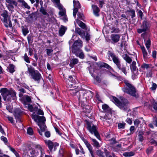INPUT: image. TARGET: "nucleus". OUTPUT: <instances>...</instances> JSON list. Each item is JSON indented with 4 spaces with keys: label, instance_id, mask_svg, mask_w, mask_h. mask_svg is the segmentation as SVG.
Masks as SVG:
<instances>
[{
    "label": "nucleus",
    "instance_id": "0e129e2a",
    "mask_svg": "<svg viewBox=\"0 0 157 157\" xmlns=\"http://www.w3.org/2000/svg\"><path fill=\"white\" fill-rule=\"evenodd\" d=\"M7 118L8 119V120L10 121V122L12 123H13L14 122V120H13V118L12 117H10V116H8L7 117Z\"/></svg>",
    "mask_w": 157,
    "mask_h": 157
},
{
    "label": "nucleus",
    "instance_id": "6e6552de",
    "mask_svg": "<svg viewBox=\"0 0 157 157\" xmlns=\"http://www.w3.org/2000/svg\"><path fill=\"white\" fill-rule=\"evenodd\" d=\"M33 148H32L30 150V153L31 155L37 156L40 152L41 154H42L43 149L41 146L39 144L33 143Z\"/></svg>",
    "mask_w": 157,
    "mask_h": 157
},
{
    "label": "nucleus",
    "instance_id": "f8f14e48",
    "mask_svg": "<svg viewBox=\"0 0 157 157\" xmlns=\"http://www.w3.org/2000/svg\"><path fill=\"white\" fill-rule=\"evenodd\" d=\"M6 6L8 9L10 11H13L14 6H17L18 2L15 0H5Z\"/></svg>",
    "mask_w": 157,
    "mask_h": 157
},
{
    "label": "nucleus",
    "instance_id": "e2e57ef3",
    "mask_svg": "<svg viewBox=\"0 0 157 157\" xmlns=\"http://www.w3.org/2000/svg\"><path fill=\"white\" fill-rule=\"evenodd\" d=\"M152 56L154 59L156 58V52L155 51H153L152 53Z\"/></svg>",
    "mask_w": 157,
    "mask_h": 157
},
{
    "label": "nucleus",
    "instance_id": "79ce46f5",
    "mask_svg": "<svg viewBox=\"0 0 157 157\" xmlns=\"http://www.w3.org/2000/svg\"><path fill=\"white\" fill-rule=\"evenodd\" d=\"M22 30L23 34L25 36L29 32L28 29L26 27H23L22 29Z\"/></svg>",
    "mask_w": 157,
    "mask_h": 157
},
{
    "label": "nucleus",
    "instance_id": "bb28decb",
    "mask_svg": "<svg viewBox=\"0 0 157 157\" xmlns=\"http://www.w3.org/2000/svg\"><path fill=\"white\" fill-rule=\"evenodd\" d=\"M75 53L76 56L78 57L81 59H83L84 57V55L82 51H77L75 52H73Z\"/></svg>",
    "mask_w": 157,
    "mask_h": 157
},
{
    "label": "nucleus",
    "instance_id": "8fccbe9b",
    "mask_svg": "<svg viewBox=\"0 0 157 157\" xmlns=\"http://www.w3.org/2000/svg\"><path fill=\"white\" fill-rule=\"evenodd\" d=\"M63 150L62 148L60 149L59 151V157H63Z\"/></svg>",
    "mask_w": 157,
    "mask_h": 157
},
{
    "label": "nucleus",
    "instance_id": "ddd939ff",
    "mask_svg": "<svg viewBox=\"0 0 157 157\" xmlns=\"http://www.w3.org/2000/svg\"><path fill=\"white\" fill-rule=\"evenodd\" d=\"M45 143L47 146L48 147L50 151H52L53 148L54 147V151H55L57 147L59 146V144L57 143H53L50 140H45Z\"/></svg>",
    "mask_w": 157,
    "mask_h": 157
},
{
    "label": "nucleus",
    "instance_id": "69168bd1",
    "mask_svg": "<svg viewBox=\"0 0 157 157\" xmlns=\"http://www.w3.org/2000/svg\"><path fill=\"white\" fill-rule=\"evenodd\" d=\"M45 135L47 137H49L50 136V133L49 132H46L45 133Z\"/></svg>",
    "mask_w": 157,
    "mask_h": 157
},
{
    "label": "nucleus",
    "instance_id": "de8ad7c7",
    "mask_svg": "<svg viewBox=\"0 0 157 157\" xmlns=\"http://www.w3.org/2000/svg\"><path fill=\"white\" fill-rule=\"evenodd\" d=\"M1 139L6 144H7L8 143V140L7 139L6 137L3 136H1Z\"/></svg>",
    "mask_w": 157,
    "mask_h": 157
},
{
    "label": "nucleus",
    "instance_id": "680f3d73",
    "mask_svg": "<svg viewBox=\"0 0 157 157\" xmlns=\"http://www.w3.org/2000/svg\"><path fill=\"white\" fill-rule=\"evenodd\" d=\"M152 150L153 149L152 148L149 147L146 150V152L147 154H148L151 153Z\"/></svg>",
    "mask_w": 157,
    "mask_h": 157
},
{
    "label": "nucleus",
    "instance_id": "4d7b16f0",
    "mask_svg": "<svg viewBox=\"0 0 157 157\" xmlns=\"http://www.w3.org/2000/svg\"><path fill=\"white\" fill-rule=\"evenodd\" d=\"M140 123V121L138 119H136L134 121V124L136 125H138Z\"/></svg>",
    "mask_w": 157,
    "mask_h": 157
},
{
    "label": "nucleus",
    "instance_id": "dca6fc26",
    "mask_svg": "<svg viewBox=\"0 0 157 157\" xmlns=\"http://www.w3.org/2000/svg\"><path fill=\"white\" fill-rule=\"evenodd\" d=\"M120 35L119 34H112L111 35L110 38L113 43H116L120 40Z\"/></svg>",
    "mask_w": 157,
    "mask_h": 157
},
{
    "label": "nucleus",
    "instance_id": "c756f323",
    "mask_svg": "<svg viewBox=\"0 0 157 157\" xmlns=\"http://www.w3.org/2000/svg\"><path fill=\"white\" fill-rule=\"evenodd\" d=\"M136 63L135 61H133L130 66V68L132 71H134L136 70Z\"/></svg>",
    "mask_w": 157,
    "mask_h": 157
},
{
    "label": "nucleus",
    "instance_id": "423d86ee",
    "mask_svg": "<svg viewBox=\"0 0 157 157\" xmlns=\"http://www.w3.org/2000/svg\"><path fill=\"white\" fill-rule=\"evenodd\" d=\"M28 72L29 74L30 78L35 81H39L42 78L40 73L33 67H28Z\"/></svg>",
    "mask_w": 157,
    "mask_h": 157
},
{
    "label": "nucleus",
    "instance_id": "5701e85b",
    "mask_svg": "<svg viewBox=\"0 0 157 157\" xmlns=\"http://www.w3.org/2000/svg\"><path fill=\"white\" fill-rule=\"evenodd\" d=\"M92 8L94 15L96 16H99L98 13L100 11L98 7L96 5H93L92 6Z\"/></svg>",
    "mask_w": 157,
    "mask_h": 157
},
{
    "label": "nucleus",
    "instance_id": "f03ea898",
    "mask_svg": "<svg viewBox=\"0 0 157 157\" xmlns=\"http://www.w3.org/2000/svg\"><path fill=\"white\" fill-rule=\"evenodd\" d=\"M3 99L5 101H10L11 99L15 100L16 98V92L13 90H9L6 88H2L0 90Z\"/></svg>",
    "mask_w": 157,
    "mask_h": 157
},
{
    "label": "nucleus",
    "instance_id": "9b49d317",
    "mask_svg": "<svg viewBox=\"0 0 157 157\" xmlns=\"http://www.w3.org/2000/svg\"><path fill=\"white\" fill-rule=\"evenodd\" d=\"M82 42L80 40H78L75 41L72 46V52H75L77 51H82L81 48L82 46Z\"/></svg>",
    "mask_w": 157,
    "mask_h": 157
},
{
    "label": "nucleus",
    "instance_id": "7c9ffc66",
    "mask_svg": "<svg viewBox=\"0 0 157 157\" xmlns=\"http://www.w3.org/2000/svg\"><path fill=\"white\" fill-rule=\"evenodd\" d=\"M86 147L88 148L92 156L94 157L93 151V148L91 145L89 143L86 145Z\"/></svg>",
    "mask_w": 157,
    "mask_h": 157
},
{
    "label": "nucleus",
    "instance_id": "7ed1b4c3",
    "mask_svg": "<svg viewBox=\"0 0 157 157\" xmlns=\"http://www.w3.org/2000/svg\"><path fill=\"white\" fill-rule=\"evenodd\" d=\"M124 82L126 87L122 88V91L132 96L137 97L138 95L135 87L128 80H124Z\"/></svg>",
    "mask_w": 157,
    "mask_h": 157
},
{
    "label": "nucleus",
    "instance_id": "a18cd8bd",
    "mask_svg": "<svg viewBox=\"0 0 157 157\" xmlns=\"http://www.w3.org/2000/svg\"><path fill=\"white\" fill-rule=\"evenodd\" d=\"M128 12L131 13L132 18H133L135 16V11L134 10H128Z\"/></svg>",
    "mask_w": 157,
    "mask_h": 157
},
{
    "label": "nucleus",
    "instance_id": "f257e3e1",
    "mask_svg": "<svg viewBox=\"0 0 157 157\" xmlns=\"http://www.w3.org/2000/svg\"><path fill=\"white\" fill-rule=\"evenodd\" d=\"M107 54L108 55L109 58L111 57L112 58L113 61L116 65L117 68L126 76L127 74L126 67L124 64L121 63V61L119 58L111 51H109Z\"/></svg>",
    "mask_w": 157,
    "mask_h": 157
},
{
    "label": "nucleus",
    "instance_id": "a878e982",
    "mask_svg": "<svg viewBox=\"0 0 157 157\" xmlns=\"http://www.w3.org/2000/svg\"><path fill=\"white\" fill-rule=\"evenodd\" d=\"M78 62V60L77 59L73 58L69 64L70 67L72 68L76 64H77Z\"/></svg>",
    "mask_w": 157,
    "mask_h": 157
},
{
    "label": "nucleus",
    "instance_id": "774afa93",
    "mask_svg": "<svg viewBox=\"0 0 157 157\" xmlns=\"http://www.w3.org/2000/svg\"><path fill=\"white\" fill-rule=\"evenodd\" d=\"M85 50L87 52L90 51L91 50V48L89 46H86L85 48Z\"/></svg>",
    "mask_w": 157,
    "mask_h": 157
},
{
    "label": "nucleus",
    "instance_id": "ea45409f",
    "mask_svg": "<svg viewBox=\"0 0 157 157\" xmlns=\"http://www.w3.org/2000/svg\"><path fill=\"white\" fill-rule=\"evenodd\" d=\"M126 124L123 122L122 123H119L118 127L119 129H124L125 128Z\"/></svg>",
    "mask_w": 157,
    "mask_h": 157
},
{
    "label": "nucleus",
    "instance_id": "09e8293b",
    "mask_svg": "<svg viewBox=\"0 0 157 157\" xmlns=\"http://www.w3.org/2000/svg\"><path fill=\"white\" fill-rule=\"evenodd\" d=\"M102 109L105 111L108 110L109 108L108 106L105 104L103 105L102 106Z\"/></svg>",
    "mask_w": 157,
    "mask_h": 157
},
{
    "label": "nucleus",
    "instance_id": "a19ab883",
    "mask_svg": "<svg viewBox=\"0 0 157 157\" xmlns=\"http://www.w3.org/2000/svg\"><path fill=\"white\" fill-rule=\"evenodd\" d=\"M27 133L29 135H33V132L32 128L31 127L28 128L27 129Z\"/></svg>",
    "mask_w": 157,
    "mask_h": 157
},
{
    "label": "nucleus",
    "instance_id": "b1692460",
    "mask_svg": "<svg viewBox=\"0 0 157 157\" xmlns=\"http://www.w3.org/2000/svg\"><path fill=\"white\" fill-rule=\"evenodd\" d=\"M75 33L76 34H78L82 38H84L85 33L84 32L80 29L79 28H77L75 29Z\"/></svg>",
    "mask_w": 157,
    "mask_h": 157
},
{
    "label": "nucleus",
    "instance_id": "13d9d810",
    "mask_svg": "<svg viewBox=\"0 0 157 157\" xmlns=\"http://www.w3.org/2000/svg\"><path fill=\"white\" fill-rule=\"evenodd\" d=\"M126 122L129 124H131L132 123V122L131 119L130 118H128L126 119Z\"/></svg>",
    "mask_w": 157,
    "mask_h": 157
},
{
    "label": "nucleus",
    "instance_id": "393cba45",
    "mask_svg": "<svg viewBox=\"0 0 157 157\" xmlns=\"http://www.w3.org/2000/svg\"><path fill=\"white\" fill-rule=\"evenodd\" d=\"M124 60L128 63L130 64L132 62V59L126 54H124L122 56Z\"/></svg>",
    "mask_w": 157,
    "mask_h": 157
},
{
    "label": "nucleus",
    "instance_id": "aec40b11",
    "mask_svg": "<svg viewBox=\"0 0 157 157\" xmlns=\"http://www.w3.org/2000/svg\"><path fill=\"white\" fill-rule=\"evenodd\" d=\"M25 107L27 108L31 112H36L38 109L37 107L34 106V105L33 106L32 105L28 104H27L26 105H25Z\"/></svg>",
    "mask_w": 157,
    "mask_h": 157
},
{
    "label": "nucleus",
    "instance_id": "72a5a7b5",
    "mask_svg": "<svg viewBox=\"0 0 157 157\" xmlns=\"http://www.w3.org/2000/svg\"><path fill=\"white\" fill-rule=\"evenodd\" d=\"M134 153L132 151L126 152L123 154V155L124 157H130L134 155Z\"/></svg>",
    "mask_w": 157,
    "mask_h": 157
},
{
    "label": "nucleus",
    "instance_id": "20e7f679",
    "mask_svg": "<svg viewBox=\"0 0 157 157\" xmlns=\"http://www.w3.org/2000/svg\"><path fill=\"white\" fill-rule=\"evenodd\" d=\"M111 99L120 109L124 111L128 110L129 103L127 99L122 98L121 99V101H120L114 96L112 97Z\"/></svg>",
    "mask_w": 157,
    "mask_h": 157
},
{
    "label": "nucleus",
    "instance_id": "f704fd0d",
    "mask_svg": "<svg viewBox=\"0 0 157 157\" xmlns=\"http://www.w3.org/2000/svg\"><path fill=\"white\" fill-rule=\"evenodd\" d=\"M14 67L13 64H10L8 67L9 71L10 73H13L15 71Z\"/></svg>",
    "mask_w": 157,
    "mask_h": 157
},
{
    "label": "nucleus",
    "instance_id": "4468645a",
    "mask_svg": "<svg viewBox=\"0 0 157 157\" xmlns=\"http://www.w3.org/2000/svg\"><path fill=\"white\" fill-rule=\"evenodd\" d=\"M74 9L73 10V15L74 18L76 17V14L78 11V9L80 8L81 6L78 1L74 0L73 1Z\"/></svg>",
    "mask_w": 157,
    "mask_h": 157
},
{
    "label": "nucleus",
    "instance_id": "603ef678",
    "mask_svg": "<svg viewBox=\"0 0 157 157\" xmlns=\"http://www.w3.org/2000/svg\"><path fill=\"white\" fill-rule=\"evenodd\" d=\"M36 111H37V113L38 114L41 115H44V112L41 109H38V108L37 111L36 112Z\"/></svg>",
    "mask_w": 157,
    "mask_h": 157
},
{
    "label": "nucleus",
    "instance_id": "37998d69",
    "mask_svg": "<svg viewBox=\"0 0 157 157\" xmlns=\"http://www.w3.org/2000/svg\"><path fill=\"white\" fill-rule=\"evenodd\" d=\"M142 29H144V30L146 31L147 29V22L146 21H144L143 22L142 25Z\"/></svg>",
    "mask_w": 157,
    "mask_h": 157
},
{
    "label": "nucleus",
    "instance_id": "39448f33",
    "mask_svg": "<svg viewBox=\"0 0 157 157\" xmlns=\"http://www.w3.org/2000/svg\"><path fill=\"white\" fill-rule=\"evenodd\" d=\"M32 118L37 123L40 130L43 132H44L46 128L44 123L46 121L45 117L44 116H40L33 113L32 115Z\"/></svg>",
    "mask_w": 157,
    "mask_h": 157
},
{
    "label": "nucleus",
    "instance_id": "3c124183",
    "mask_svg": "<svg viewBox=\"0 0 157 157\" xmlns=\"http://www.w3.org/2000/svg\"><path fill=\"white\" fill-rule=\"evenodd\" d=\"M6 109L9 111V112L12 113V107L11 105H7L6 106Z\"/></svg>",
    "mask_w": 157,
    "mask_h": 157
},
{
    "label": "nucleus",
    "instance_id": "864d4df0",
    "mask_svg": "<svg viewBox=\"0 0 157 157\" xmlns=\"http://www.w3.org/2000/svg\"><path fill=\"white\" fill-rule=\"evenodd\" d=\"M46 50L47 51V54L48 56H50L51 53L53 51V50L52 49H47Z\"/></svg>",
    "mask_w": 157,
    "mask_h": 157
},
{
    "label": "nucleus",
    "instance_id": "4be33fe9",
    "mask_svg": "<svg viewBox=\"0 0 157 157\" xmlns=\"http://www.w3.org/2000/svg\"><path fill=\"white\" fill-rule=\"evenodd\" d=\"M67 86L68 88L75 87L76 86L75 84L76 83V80L74 79L73 80L72 82H70L69 80H67L66 81Z\"/></svg>",
    "mask_w": 157,
    "mask_h": 157
},
{
    "label": "nucleus",
    "instance_id": "338daca9",
    "mask_svg": "<svg viewBox=\"0 0 157 157\" xmlns=\"http://www.w3.org/2000/svg\"><path fill=\"white\" fill-rule=\"evenodd\" d=\"M57 6L58 8L60 10L64 9L63 6L60 4H58Z\"/></svg>",
    "mask_w": 157,
    "mask_h": 157
},
{
    "label": "nucleus",
    "instance_id": "bf43d9fd",
    "mask_svg": "<svg viewBox=\"0 0 157 157\" xmlns=\"http://www.w3.org/2000/svg\"><path fill=\"white\" fill-rule=\"evenodd\" d=\"M157 87V85L156 84L154 83L152 85V86L151 87V90H155Z\"/></svg>",
    "mask_w": 157,
    "mask_h": 157
},
{
    "label": "nucleus",
    "instance_id": "c85d7f7f",
    "mask_svg": "<svg viewBox=\"0 0 157 157\" xmlns=\"http://www.w3.org/2000/svg\"><path fill=\"white\" fill-rule=\"evenodd\" d=\"M90 139L93 142V145L94 147H100L99 143L96 139L91 138H90Z\"/></svg>",
    "mask_w": 157,
    "mask_h": 157
},
{
    "label": "nucleus",
    "instance_id": "9d476101",
    "mask_svg": "<svg viewBox=\"0 0 157 157\" xmlns=\"http://www.w3.org/2000/svg\"><path fill=\"white\" fill-rule=\"evenodd\" d=\"M97 65L100 67H104L110 70V71L107 72V74L110 76H115V71L108 64L103 62H98L97 63Z\"/></svg>",
    "mask_w": 157,
    "mask_h": 157
},
{
    "label": "nucleus",
    "instance_id": "f3484780",
    "mask_svg": "<svg viewBox=\"0 0 157 157\" xmlns=\"http://www.w3.org/2000/svg\"><path fill=\"white\" fill-rule=\"evenodd\" d=\"M22 103L24 105H26L28 103H29L31 101L30 98L28 96H23L21 99Z\"/></svg>",
    "mask_w": 157,
    "mask_h": 157
},
{
    "label": "nucleus",
    "instance_id": "6ab92c4d",
    "mask_svg": "<svg viewBox=\"0 0 157 157\" xmlns=\"http://www.w3.org/2000/svg\"><path fill=\"white\" fill-rule=\"evenodd\" d=\"M89 93H84L82 95H80L78 98V100L79 102L81 103H83L86 101L87 98L86 96L89 95Z\"/></svg>",
    "mask_w": 157,
    "mask_h": 157
},
{
    "label": "nucleus",
    "instance_id": "cd10ccee",
    "mask_svg": "<svg viewBox=\"0 0 157 157\" xmlns=\"http://www.w3.org/2000/svg\"><path fill=\"white\" fill-rule=\"evenodd\" d=\"M67 28L61 25L59 30V34L60 36H62L65 33Z\"/></svg>",
    "mask_w": 157,
    "mask_h": 157
},
{
    "label": "nucleus",
    "instance_id": "0eeeda50",
    "mask_svg": "<svg viewBox=\"0 0 157 157\" xmlns=\"http://www.w3.org/2000/svg\"><path fill=\"white\" fill-rule=\"evenodd\" d=\"M87 129L92 134H94L96 137L99 140H101L100 135L97 130V127L96 125L87 122Z\"/></svg>",
    "mask_w": 157,
    "mask_h": 157
},
{
    "label": "nucleus",
    "instance_id": "49530a36",
    "mask_svg": "<svg viewBox=\"0 0 157 157\" xmlns=\"http://www.w3.org/2000/svg\"><path fill=\"white\" fill-rule=\"evenodd\" d=\"M66 13V10L65 9L60 10L59 12V14L60 16H63L65 15Z\"/></svg>",
    "mask_w": 157,
    "mask_h": 157
},
{
    "label": "nucleus",
    "instance_id": "1a4fd4ad",
    "mask_svg": "<svg viewBox=\"0 0 157 157\" xmlns=\"http://www.w3.org/2000/svg\"><path fill=\"white\" fill-rule=\"evenodd\" d=\"M1 16L4 18V25L6 27L12 26V24L10 20V17L9 16L8 13L6 10H4L1 14Z\"/></svg>",
    "mask_w": 157,
    "mask_h": 157
},
{
    "label": "nucleus",
    "instance_id": "c9c22d12",
    "mask_svg": "<svg viewBox=\"0 0 157 157\" xmlns=\"http://www.w3.org/2000/svg\"><path fill=\"white\" fill-rule=\"evenodd\" d=\"M112 31L111 32L112 33H119L120 30L119 28H116L114 27H111Z\"/></svg>",
    "mask_w": 157,
    "mask_h": 157
},
{
    "label": "nucleus",
    "instance_id": "2eb2a0df",
    "mask_svg": "<svg viewBox=\"0 0 157 157\" xmlns=\"http://www.w3.org/2000/svg\"><path fill=\"white\" fill-rule=\"evenodd\" d=\"M75 21L78 25L82 29H84L86 30V32H87L89 31L90 28L87 27L86 25L83 22L77 19H75Z\"/></svg>",
    "mask_w": 157,
    "mask_h": 157
},
{
    "label": "nucleus",
    "instance_id": "2f4dec72",
    "mask_svg": "<svg viewBox=\"0 0 157 157\" xmlns=\"http://www.w3.org/2000/svg\"><path fill=\"white\" fill-rule=\"evenodd\" d=\"M140 48L143 53L144 57V58H146L147 57V53L145 47L144 46H141Z\"/></svg>",
    "mask_w": 157,
    "mask_h": 157
},
{
    "label": "nucleus",
    "instance_id": "c03bdc74",
    "mask_svg": "<svg viewBox=\"0 0 157 157\" xmlns=\"http://www.w3.org/2000/svg\"><path fill=\"white\" fill-rule=\"evenodd\" d=\"M77 16L78 18L83 20L84 17L82 13L79 12L77 14Z\"/></svg>",
    "mask_w": 157,
    "mask_h": 157
},
{
    "label": "nucleus",
    "instance_id": "a211bd4d",
    "mask_svg": "<svg viewBox=\"0 0 157 157\" xmlns=\"http://www.w3.org/2000/svg\"><path fill=\"white\" fill-rule=\"evenodd\" d=\"M17 2L19 3L20 4L18 6H20L23 8H26L29 10L30 7L28 5L27 3L24 0H18Z\"/></svg>",
    "mask_w": 157,
    "mask_h": 157
},
{
    "label": "nucleus",
    "instance_id": "4c0bfd02",
    "mask_svg": "<svg viewBox=\"0 0 157 157\" xmlns=\"http://www.w3.org/2000/svg\"><path fill=\"white\" fill-rule=\"evenodd\" d=\"M23 58L24 59L25 61L27 63H29L30 62L29 58L28 56L26 53H25L24 54V56L23 57Z\"/></svg>",
    "mask_w": 157,
    "mask_h": 157
},
{
    "label": "nucleus",
    "instance_id": "5fc2aeb1",
    "mask_svg": "<svg viewBox=\"0 0 157 157\" xmlns=\"http://www.w3.org/2000/svg\"><path fill=\"white\" fill-rule=\"evenodd\" d=\"M141 67L143 68H146V69H147L149 68V65L148 64L144 63L142 65Z\"/></svg>",
    "mask_w": 157,
    "mask_h": 157
},
{
    "label": "nucleus",
    "instance_id": "412c9836",
    "mask_svg": "<svg viewBox=\"0 0 157 157\" xmlns=\"http://www.w3.org/2000/svg\"><path fill=\"white\" fill-rule=\"evenodd\" d=\"M96 153L97 155L100 157H107L109 155V152L107 150H106L105 153L100 150H98L97 151Z\"/></svg>",
    "mask_w": 157,
    "mask_h": 157
},
{
    "label": "nucleus",
    "instance_id": "6e6d98bb",
    "mask_svg": "<svg viewBox=\"0 0 157 157\" xmlns=\"http://www.w3.org/2000/svg\"><path fill=\"white\" fill-rule=\"evenodd\" d=\"M85 38L87 41H89L90 39V35L88 33H87L85 36Z\"/></svg>",
    "mask_w": 157,
    "mask_h": 157
},
{
    "label": "nucleus",
    "instance_id": "052dcab7",
    "mask_svg": "<svg viewBox=\"0 0 157 157\" xmlns=\"http://www.w3.org/2000/svg\"><path fill=\"white\" fill-rule=\"evenodd\" d=\"M135 127L134 126H132L130 128V131L131 133H133L134 132Z\"/></svg>",
    "mask_w": 157,
    "mask_h": 157
},
{
    "label": "nucleus",
    "instance_id": "473e14b6",
    "mask_svg": "<svg viewBox=\"0 0 157 157\" xmlns=\"http://www.w3.org/2000/svg\"><path fill=\"white\" fill-rule=\"evenodd\" d=\"M40 11L44 15H45L47 17L49 16V14L47 12L46 10L44 9L43 7L41 6V7Z\"/></svg>",
    "mask_w": 157,
    "mask_h": 157
},
{
    "label": "nucleus",
    "instance_id": "e433bc0d",
    "mask_svg": "<svg viewBox=\"0 0 157 157\" xmlns=\"http://www.w3.org/2000/svg\"><path fill=\"white\" fill-rule=\"evenodd\" d=\"M144 134V132L142 131H139V132L138 137L139 141L141 142L143 141L144 140V137L143 135Z\"/></svg>",
    "mask_w": 157,
    "mask_h": 157
},
{
    "label": "nucleus",
    "instance_id": "58836bf2",
    "mask_svg": "<svg viewBox=\"0 0 157 157\" xmlns=\"http://www.w3.org/2000/svg\"><path fill=\"white\" fill-rule=\"evenodd\" d=\"M145 46L148 52H150L149 48L151 46V41L150 40H148L145 43Z\"/></svg>",
    "mask_w": 157,
    "mask_h": 157
}]
</instances>
